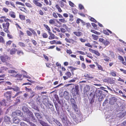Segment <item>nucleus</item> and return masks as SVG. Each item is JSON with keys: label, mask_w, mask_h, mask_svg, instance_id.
Listing matches in <instances>:
<instances>
[{"label": "nucleus", "mask_w": 126, "mask_h": 126, "mask_svg": "<svg viewBox=\"0 0 126 126\" xmlns=\"http://www.w3.org/2000/svg\"><path fill=\"white\" fill-rule=\"evenodd\" d=\"M2 10L5 13H6L9 10L6 7H4L2 9Z\"/></svg>", "instance_id": "69168bd1"}, {"label": "nucleus", "mask_w": 126, "mask_h": 126, "mask_svg": "<svg viewBox=\"0 0 126 126\" xmlns=\"http://www.w3.org/2000/svg\"><path fill=\"white\" fill-rule=\"evenodd\" d=\"M7 102L5 99H3L0 102V104L2 106H5L6 105Z\"/></svg>", "instance_id": "e433bc0d"}, {"label": "nucleus", "mask_w": 126, "mask_h": 126, "mask_svg": "<svg viewBox=\"0 0 126 126\" xmlns=\"http://www.w3.org/2000/svg\"><path fill=\"white\" fill-rule=\"evenodd\" d=\"M8 69V68L4 66H1L0 68V73H2L3 71H6Z\"/></svg>", "instance_id": "a878e982"}, {"label": "nucleus", "mask_w": 126, "mask_h": 126, "mask_svg": "<svg viewBox=\"0 0 126 126\" xmlns=\"http://www.w3.org/2000/svg\"><path fill=\"white\" fill-rule=\"evenodd\" d=\"M65 36L67 38H66L65 39V40L66 43H71L72 44H74V43H78L77 40L78 39V38L75 36H74L73 37V38H68L70 36V35L68 33H65Z\"/></svg>", "instance_id": "f03ea898"}, {"label": "nucleus", "mask_w": 126, "mask_h": 126, "mask_svg": "<svg viewBox=\"0 0 126 126\" xmlns=\"http://www.w3.org/2000/svg\"><path fill=\"white\" fill-rule=\"evenodd\" d=\"M108 32H109L110 34H111L112 33V32L110 31L108 29L103 31L104 33L107 35H109Z\"/></svg>", "instance_id": "393cba45"}, {"label": "nucleus", "mask_w": 126, "mask_h": 126, "mask_svg": "<svg viewBox=\"0 0 126 126\" xmlns=\"http://www.w3.org/2000/svg\"><path fill=\"white\" fill-rule=\"evenodd\" d=\"M62 120L63 123V124L65 126H69L68 123L70 124L69 121L67 120H65L64 118H63Z\"/></svg>", "instance_id": "5701e85b"}, {"label": "nucleus", "mask_w": 126, "mask_h": 126, "mask_svg": "<svg viewBox=\"0 0 126 126\" xmlns=\"http://www.w3.org/2000/svg\"><path fill=\"white\" fill-rule=\"evenodd\" d=\"M79 86L78 85H76L75 88H72L71 89L72 93L74 96L76 95H79Z\"/></svg>", "instance_id": "20e7f679"}, {"label": "nucleus", "mask_w": 126, "mask_h": 126, "mask_svg": "<svg viewBox=\"0 0 126 126\" xmlns=\"http://www.w3.org/2000/svg\"><path fill=\"white\" fill-rule=\"evenodd\" d=\"M92 36L93 37V38L94 40H96L98 38V36L94 34H92Z\"/></svg>", "instance_id": "3c124183"}, {"label": "nucleus", "mask_w": 126, "mask_h": 126, "mask_svg": "<svg viewBox=\"0 0 126 126\" xmlns=\"http://www.w3.org/2000/svg\"><path fill=\"white\" fill-rule=\"evenodd\" d=\"M44 2L47 5H51V1H49V2H48L47 0H44Z\"/></svg>", "instance_id": "864d4df0"}, {"label": "nucleus", "mask_w": 126, "mask_h": 126, "mask_svg": "<svg viewBox=\"0 0 126 126\" xmlns=\"http://www.w3.org/2000/svg\"><path fill=\"white\" fill-rule=\"evenodd\" d=\"M16 5H19L23 6H24V4L19 1H16Z\"/></svg>", "instance_id": "6e6d98bb"}, {"label": "nucleus", "mask_w": 126, "mask_h": 126, "mask_svg": "<svg viewBox=\"0 0 126 126\" xmlns=\"http://www.w3.org/2000/svg\"><path fill=\"white\" fill-rule=\"evenodd\" d=\"M20 10L21 11H23L26 14H28L29 12V11L27 10L25 8L22 7L20 9Z\"/></svg>", "instance_id": "c85d7f7f"}, {"label": "nucleus", "mask_w": 126, "mask_h": 126, "mask_svg": "<svg viewBox=\"0 0 126 126\" xmlns=\"http://www.w3.org/2000/svg\"><path fill=\"white\" fill-rule=\"evenodd\" d=\"M62 27L64 28L67 31H69V30L70 29L67 27V26L65 24H63L62 25Z\"/></svg>", "instance_id": "a18cd8bd"}, {"label": "nucleus", "mask_w": 126, "mask_h": 126, "mask_svg": "<svg viewBox=\"0 0 126 126\" xmlns=\"http://www.w3.org/2000/svg\"><path fill=\"white\" fill-rule=\"evenodd\" d=\"M73 110L76 115L73 114V113H71L70 115L77 123H78L81 120L82 118V115L78 107Z\"/></svg>", "instance_id": "f257e3e1"}, {"label": "nucleus", "mask_w": 126, "mask_h": 126, "mask_svg": "<svg viewBox=\"0 0 126 126\" xmlns=\"http://www.w3.org/2000/svg\"><path fill=\"white\" fill-rule=\"evenodd\" d=\"M17 53L18 55H20L21 54L23 55L24 53L22 50H18L17 52Z\"/></svg>", "instance_id": "0e129e2a"}, {"label": "nucleus", "mask_w": 126, "mask_h": 126, "mask_svg": "<svg viewBox=\"0 0 126 126\" xmlns=\"http://www.w3.org/2000/svg\"><path fill=\"white\" fill-rule=\"evenodd\" d=\"M115 79L112 77H109L104 79L105 82L110 84H114L115 82Z\"/></svg>", "instance_id": "0eeeda50"}, {"label": "nucleus", "mask_w": 126, "mask_h": 126, "mask_svg": "<svg viewBox=\"0 0 126 126\" xmlns=\"http://www.w3.org/2000/svg\"><path fill=\"white\" fill-rule=\"evenodd\" d=\"M31 41L32 43L34 45V46H36L37 43L35 40L32 39H31Z\"/></svg>", "instance_id": "8fccbe9b"}, {"label": "nucleus", "mask_w": 126, "mask_h": 126, "mask_svg": "<svg viewBox=\"0 0 126 126\" xmlns=\"http://www.w3.org/2000/svg\"><path fill=\"white\" fill-rule=\"evenodd\" d=\"M34 114L36 117L38 119H40L42 118L41 116L39 113L35 112Z\"/></svg>", "instance_id": "37998d69"}, {"label": "nucleus", "mask_w": 126, "mask_h": 126, "mask_svg": "<svg viewBox=\"0 0 126 126\" xmlns=\"http://www.w3.org/2000/svg\"><path fill=\"white\" fill-rule=\"evenodd\" d=\"M80 22H81L83 24V25H85V23L83 21V20L79 18H77L76 20V23L78 24H79Z\"/></svg>", "instance_id": "4be33fe9"}, {"label": "nucleus", "mask_w": 126, "mask_h": 126, "mask_svg": "<svg viewBox=\"0 0 126 126\" xmlns=\"http://www.w3.org/2000/svg\"><path fill=\"white\" fill-rule=\"evenodd\" d=\"M1 18H3V19H4V20L5 22H8V21H9V22H11V20L8 18H7L5 17V16H3L1 17Z\"/></svg>", "instance_id": "72a5a7b5"}, {"label": "nucleus", "mask_w": 126, "mask_h": 126, "mask_svg": "<svg viewBox=\"0 0 126 126\" xmlns=\"http://www.w3.org/2000/svg\"><path fill=\"white\" fill-rule=\"evenodd\" d=\"M39 123L43 126H50L47 123L41 120H39Z\"/></svg>", "instance_id": "bb28decb"}, {"label": "nucleus", "mask_w": 126, "mask_h": 126, "mask_svg": "<svg viewBox=\"0 0 126 126\" xmlns=\"http://www.w3.org/2000/svg\"><path fill=\"white\" fill-rule=\"evenodd\" d=\"M17 50L15 48H12L10 50V53L11 55L14 54Z\"/></svg>", "instance_id": "cd10ccee"}, {"label": "nucleus", "mask_w": 126, "mask_h": 126, "mask_svg": "<svg viewBox=\"0 0 126 126\" xmlns=\"http://www.w3.org/2000/svg\"><path fill=\"white\" fill-rule=\"evenodd\" d=\"M18 44L20 47L22 48L25 47L26 46L25 44L22 42H19Z\"/></svg>", "instance_id": "7c9ffc66"}, {"label": "nucleus", "mask_w": 126, "mask_h": 126, "mask_svg": "<svg viewBox=\"0 0 126 126\" xmlns=\"http://www.w3.org/2000/svg\"><path fill=\"white\" fill-rule=\"evenodd\" d=\"M66 76H63V77L64 80H66L68 78H70L72 75L71 73L69 71L65 73Z\"/></svg>", "instance_id": "9d476101"}, {"label": "nucleus", "mask_w": 126, "mask_h": 126, "mask_svg": "<svg viewBox=\"0 0 126 126\" xmlns=\"http://www.w3.org/2000/svg\"><path fill=\"white\" fill-rule=\"evenodd\" d=\"M73 33L75 35L78 37H80L82 35V33L80 31H75L73 32Z\"/></svg>", "instance_id": "ddd939ff"}, {"label": "nucleus", "mask_w": 126, "mask_h": 126, "mask_svg": "<svg viewBox=\"0 0 126 126\" xmlns=\"http://www.w3.org/2000/svg\"><path fill=\"white\" fill-rule=\"evenodd\" d=\"M10 23L8 22H7L6 23H3L2 24V26L3 28V30L5 32L8 33L9 32L8 30Z\"/></svg>", "instance_id": "39448f33"}, {"label": "nucleus", "mask_w": 126, "mask_h": 126, "mask_svg": "<svg viewBox=\"0 0 126 126\" xmlns=\"http://www.w3.org/2000/svg\"><path fill=\"white\" fill-rule=\"evenodd\" d=\"M42 35L43 37L45 38H47L48 36L47 34L46 33H43Z\"/></svg>", "instance_id": "13d9d810"}, {"label": "nucleus", "mask_w": 126, "mask_h": 126, "mask_svg": "<svg viewBox=\"0 0 126 126\" xmlns=\"http://www.w3.org/2000/svg\"><path fill=\"white\" fill-rule=\"evenodd\" d=\"M39 0H33V2L37 6H38L40 7H41L42 6V4L40 2H39Z\"/></svg>", "instance_id": "f8f14e48"}, {"label": "nucleus", "mask_w": 126, "mask_h": 126, "mask_svg": "<svg viewBox=\"0 0 126 126\" xmlns=\"http://www.w3.org/2000/svg\"><path fill=\"white\" fill-rule=\"evenodd\" d=\"M25 22L26 24L30 25L32 24V22L30 19H27L26 20Z\"/></svg>", "instance_id": "a19ab883"}, {"label": "nucleus", "mask_w": 126, "mask_h": 126, "mask_svg": "<svg viewBox=\"0 0 126 126\" xmlns=\"http://www.w3.org/2000/svg\"><path fill=\"white\" fill-rule=\"evenodd\" d=\"M70 100L72 108L73 110H74L78 107L75 101L74 98H71L70 99Z\"/></svg>", "instance_id": "1a4fd4ad"}, {"label": "nucleus", "mask_w": 126, "mask_h": 126, "mask_svg": "<svg viewBox=\"0 0 126 126\" xmlns=\"http://www.w3.org/2000/svg\"><path fill=\"white\" fill-rule=\"evenodd\" d=\"M9 15L13 18H15L16 17V14L15 12L13 11H11L10 12Z\"/></svg>", "instance_id": "6ab92c4d"}, {"label": "nucleus", "mask_w": 126, "mask_h": 126, "mask_svg": "<svg viewBox=\"0 0 126 126\" xmlns=\"http://www.w3.org/2000/svg\"><path fill=\"white\" fill-rule=\"evenodd\" d=\"M93 53L98 56H99L100 55V54L98 51L94 50Z\"/></svg>", "instance_id": "4d7b16f0"}, {"label": "nucleus", "mask_w": 126, "mask_h": 126, "mask_svg": "<svg viewBox=\"0 0 126 126\" xmlns=\"http://www.w3.org/2000/svg\"><path fill=\"white\" fill-rule=\"evenodd\" d=\"M95 64L99 70H100L101 71H104L103 70V68L101 65H99L97 63H96Z\"/></svg>", "instance_id": "412c9836"}, {"label": "nucleus", "mask_w": 126, "mask_h": 126, "mask_svg": "<svg viewBox=\"0 0 126 126\" xmlns=\"http://www.w3.org/2000/svg\"><path fill=\"white\" fill-rule=\"evenodd\" d=\"M49 36L48 39L50 40H53L55 39H57V37L51 32H48Z\"/></svg>", "instance_id": "9b49d317"}, {"label": "nucleus", "mask_w": 126, "mask_h": 126, "mask_svg": "<svg viewBox=\"0 0 126 126\" xmlns=\"http://www.w3.org/2000/svg\"><path fill=\"white\" fill-rule=\"evenodd\" d=\"M84 76L85 77H87L90 79H93L94 78L93 76H92L90 74H85L84 75Z\"/></svg>", "instance_id": "2f4dec72"}, {"label": "nucleus", "mask_w": 126, "mask_h": 126, "mask_svg": "<svg viewBox=\"0 0 126 126\" xmlns=\"http://www.w3.org/2000/svg\"><path fill=\"white\" fill-rule=\"evenodd\" d=\"M59 21L63 23H65L66 22V21L65 20V19L64 18L59 19Z\"/></svg>", "instance_id": "603ef678"}, {"label": "nucleus", "mask_w": 126, "mask_h": 126, "mask_svg": "<svg viewBox=\"0 0 126 126\" xmlns=\"http://www.w3.org/2000/svg\"><path fill=\"white\" fill-rule=\"evenodd\" d=\"M98 44V43L95 41H93V43L92 44V46L95 48L97 47V45Z\"/></svg>", "instance_id": "c03bdc74"}, {"label": "nucleus", "mask_w": 126, "mask_h": 126, "mask_svg": "<svg viewBox=\"0 0 126 126\" xmlns=\"http://www.w3.org/2000/svg\"><path fill=\"white\" fill-rule=\"evenodd\" d=\"M99 41L100 42L103 43L105 46H107L110 44V42L107 40H104L102 38H100L99 39Z\"/></svg>", "instance_id": "6e6552de"}, {"label": "nucleus", "mask_w": 126, "mask_h": 126, "mask_svg": "<svg viewBox=\"0 0 126 126\" xmlns=\"http://www.w3.org/2000/svg\"><path fill=\"white\" fill-rule=\"evenodd\" d=\"M26 33L27 35L28 36H31L32 35V33L30 31H27Z\"/></svg>", "instance_id": "bf43d9fd"}, {"label": "nucleus", "mask_w": 126, "mask_h": 126, "mask_svg": "<svg viewBox=\"0 0 126 126\" xmlns=\"http://www.w3.org/2000/svg\"><path fill=\"white\" fill-rule=\"evenodd\" d=\"M43 25L45 27L48 33L51 32L50 28L47 25L45 24H43Z\"/></svg>", "instance_id": "f704fd0d"}, {"label": "nucleus", "mask_w": 126, "mask_h": 126, "mask_svg": "<svg viewBox=\"0 0 126 126\" xmlns=\"http://www.w3.org/2000/svg\"><path fill=\"white\" fill-rule=\"evenodd\" d=\"M28 29L32 32V33L33 34L34 36H37V33L33 29L31 28H29Z\"/></svg>", "instance_id": "473e14b6"}, {"label": "nucleus", "mask_w": 126, "mask_h": 126, "mask_svg": "<svg viewBox=\"0 0 126 126\" xmlns=\"http://www.w3.org/2000/svg\"><path fill=\"white\" fill-rule=\"evenodd\" d=\"M25 4L26 6L30 8H32V5L29 3H25Z\"/></svg>", "instance_id": "052dcab7"}, {"label": "nucleus", "mask_w": 126, "mask_h": 126, "mask_svg": "<svg viewBox=\"0 0 126 126\" xmlns=\"http://www.w3.org/2000/svg\"><path fill=\"white\" fill-rule=\"evenodd\" d=\"M116 100L115 98L113 97L111 98L110 100L109 103L111 105H113L116 101Z\"/></svg>", "instance_id": "a211bd4d"}, {"label": "nucleus", "mask_w": 126, "mask_h": 126, "mask_svg": "<svg viewBox=\"0 0 126 126\" xmlns=\"http://www.w3.org/2000/svg\"><path fill=\"white\" fill-rule=\"evenodd\" d=\"M5 42L3 38L0 35V43H4Z\"/></svg>", "instance_id": "de8ad7c7"}, {"label": "nucleus", "mask_w": 126, "mask_h": 126, "mask_svg": "<svg viewBox=\"0 0 126 126\" xmlns=\"http://www.w3.org/2000/svg\"><path fill=\"white\" fill-rule=\"evenodd\" d=\"M13 41L10 40H9L6 42V45L7 46L10 45L11 44Z\"/></svg>", "instance_id": "774afa93"}, {"label": "nucleus", "mask_w": 126, "mask_h": 126, "mask_svg": "<svg viewBox=\"0 0 126 126\" xmlns=\"http://www.w3.org/2000/svg\"><path fill=\"white\" fill-rule=\"evenodd\" d=\"M8 73H15V74H16L17 73V72L15 70H9L8 71Z\"/></svg>", "instance_id": "09e8293b"}, {"label": "nucleus", "mask_w": 126, "mask_h": 126, "mask_svg": "<svg viewBox=\"0 0 126 126\" xmlns=\"http://www.w3.org/2000/svg\"><path fill=\"white\" fill-rule=\"evenodd\" d=\"M70 17L69 20L71 21H72L74 20V16L73 15H72L70 14L69 15V16Z\"/></svg>", "instance_id": "5fc2aeb1"}, {"label": "nucleus", "mask_w": 126, "mask_h": 126, "mask_svg": "<svg viewBox=\"0 0 126 126\" xmlns=\"http://www.w3.org/2000/svg\"><path fill=\"white\" fill-rule=\"evenodd\" d=\"M55 7L57 9L59 13H61L62 12V10L60 6L57 4H56L55 6Z\"/></svg>", "instance_id": "79ce46f5"}, {"label": "nucleus", "mask_w": 126, "mask_h": 126, "mask_svg": "<svg viewBox=\"0 0 126 126\" xmlns=\"http://www.w3.org/2000/svg\"><path fill=\"white\" fill-rule=\"evenodd\" d=\"M20 121V120L17 117H14L13 119V122L15 124H18Z\"/></svg>", "instance_id": "aec40b11"}, {"label": "nucleus", "mask_w": 126, "mask_h": 126, "mask_svg": "<svg viewBox=\"0 0 126 126\" xmlns=\"http://www.w3.org/2000/svg\"><path fill=\"white\" fill-rule=\"evenodd\" d=\"M12 95V92L11 91H7L4 94V96L6 98L7 100H10Z\"/></svg>", "instance_id": "423d86ee"}, {"label": "nucleus", "mask_w": 126, "mask_h": 126, "mask_svg": "<svg viewBox=\"0 0 126 126\" xmlns=\"http://www.w3.org/2000/svg\"><path fill=\"white\" fill-rule=\"evenodd\" d=\"M18 33L19 36L20 38L22 37L24 35V33L21 30L18 31Z\"/></svg>", "instance_id": "4c0bfd02"}, {"label": "nucleus", "mask_w": 126, "mask_h": 126, "mask_svg": "<svg viewBox=\"0 0 126 126\" xmlns=\"http://www.w3.org/2000/svg\"><path fill=\"white\" fill-rule=\"evenodd\" d=\"M90 86L88 85H86L84 88V93H87L90 90Z\"/></svg>", "instance_id": "f3484780"}, {"label": "nucleus", "mask_w": 126, "mask_h": 126, "mask_svg": "<svg viewBox=\"0 0 126 126\" xmlns=\"http://www.w3.org/2000/svg\"><path fill=\"white\" fill-rule=\"evenodd\" d=\"M116 72L113 70H111L110 72V74L113 77L116 76Z\"/></svg>", "instance_id": "c756f323"}, {"label": "nucleus", "mask_w": 126, "mask_h": 126, "mask_svg": "<svg viewBox=\"0 0 126 126\" xmlns=\"http://www.w3.org/2000/svg\"><path fill=\"white\" fill-rule=\"evenodd\" d=\"M20 125L21 126H29L27 124L23 122H20Z\"/></svg>", "instance_id": "e2e57ef3"}, {"label": "nucleus", "mask_w": 126, "mask_h": 126, "mask_svg": "<svg viewBox=\"0 0 126 126\" xmlns=\"http://www.w3.org/2000/svg\"><path fill=\"white\" fill-rule=\"evenodd\" d=\"M66 52L67 53L69 54H72V51L71 49H67Z\"/></svg>", "instance_id": "338daca9"}, {"label": "nucleus", "mask_w": 126, "mask_h": 126, "mask_svg": "<svg viewBox=\"0 0 126 126\" xmlns=\"http://www.w3.org/2000/svg\"><path fill=\"white\" fill-rule=\"evenodd\" d=\"M55 19H50L49 21V23L50 24L53 25L55 24Z\"/></svg>", "instance_id": "b1692460"}, {"label": "nucleus", "mask_w": 126, "mask_h": 126, "mask_svg": "<svg viewBox=\"0 0 126 126\" xmlns=\"http://www.w3.org/2000/svg\"><path fill=\"white\" fill-rule=\"evenodd\" d=\"M0 59L1 61L3 62H5L6 64L7 65L9 64V63H7V62H9L10 61V58L9 57L6 55H4L2 56H1L0 57Z\"/></svg>", "instance_id": "7ed1b4c3"}, {"label": "nucleus", "mask_w": 126, "mask_h": 126, "mask_svg": "<svg viewBox=\"0 0 126 126\" xmlns=\"http://www.w3.org/2000/svg\"><path fill=\"white\" fill-rule=\"evenodd\" d=\"M72 13L74 14H76L77 13L78 10L75 8H73L72 10Z\"/></svg>", "instance_id": "49530a36"}, {"label": "nucleus", "mask_w": 126, "mask_h": 126, "mask_svg": "<svg viewBox=\"0 0 126 126\" xmlns=\"http://www.w3.org/2000/svg\"><path fill=\"white\" fill-rule=\"evenodd\" d=\"M19 17L20 19L22 20H24L26 19L25 16L24 15L19 14Z\"/></svg>", "instance_id": "c9c22d12"}, {"label": "nucleus", "mask_w": 126, "mask_h": 126, "mask_svg": "<svg viewBox=\"0 0 126 126\" xmlns=\"http://www.w3.org/2000/svg\"><path fill=\"white\" fill-rule=\"evenodd\" d=\"M28 114L30 117H32V119H33L34 120H35V118L33 115L32 113V112L29 111L28 112Z\"/></svg>", "instance_id": "58836bf2"}, {"label": "nucleus", "mask_w": 126, "mask_h": 126, "mask_svg": "<svg viewBox=\"0 0 126 126\" xmlns=\"http://www.w3.org/2000/svg\"><path fill=\"white\" fill-rule=\"evenodd\" d=\"M29 46L27 47L26 48V49L27 51H33V50L32 48V45L31 43H29L28 44Z\"/></svg>", "instance_id": "dca6fc26"}, {"label": "nucleus", "mask_w": 126, "mask_h": 126, "mask_svg": "<svg viewBox=\"0 0 126 126\" xmlns=\"http://www.w3.org/2000/svg\"><path fill=\"white\" fill-rule=\"evenodd\" d=\"M77 52L82 55H85V53L84 52L81 51H78Z\"/></svg>", "instance_id": "680f3d73"}, {"label": "nucleus", "mask_w": 126, "mask_h": 126, "mask_svg": "<svg viewBox=\"0 0 126 126\" xmlns=\"http://www.w3.org/2000/svg\"><path fill=\"white\" fill-rule=\"evenodd\" d=\"M4 121L5 122L9 123L11 122V118L7 116L6 115L4 117Z\"/></svg>", "instance_id": "2eb2a0df"}, {"label": "nucleus", "mask_w": 126, "mask_h": 126, "mask_svg": "<svg viewBox=\"0 0 126 126\" xmlns=\"http://www.w3.org/2000/svg\"><path fill=\"white\" fill-rule=\"evenodd\" d=\"M63 95L64 98L66 100H68L69 99L70 97L69 94L66 91H64L63 94Z\"/></svg>", "instance_id": "4468645a"}, {"label": "nucleus", "mask_w": 126, "mask_h": 126, "mask_svg": "<svg viewBox=\"0 0 126 126\" xmlns=\"http://www.w3.org/2000/svg\"><path fill=\"white\" fill-rule=\"evenodd\" d=\"M103 57L104 58V60L106 62H109L110 60V58L107 56L104 55L103 56Z\"/></svg>", "instance_id": "ea45409f"}]
</instances>
